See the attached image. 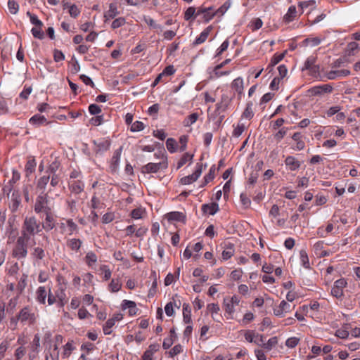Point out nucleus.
<instances>
[{"label": "nucleus", "instance_id": "nucleus-1", "mask_svg": "<svg viewBox=\"0 0 360 360\" xmlns=\"http://www.w3.org/2000/svg\"><path fill=\"white\" fill-rule=\"evenodd\" d=\"M43 230L41 222L35 216H26L24 219L20 235L32 240V245L36 244L34 237Z\"/></svg>", "mask_w": 360, "mask_h": 360}, {"label": "nucleus", "instance_id": "nucleus-2", "mask_svg": "<svg viewBox=\"0 0 360 360\" xmlns=\"http://www.w3.org/2000/svg\"><path fill=\"white\" fill-rule=\"evenodd\" d=\"M32 244V240L27 238L25 236L20 235L16 239L14 246L11 251V256L21 260L27 257L28 254V245Z\"/></svg>", "mask_w": 360, "mask_h": 360}, {"label": "nucleus", "instance_id": "nucleus-3", "mask_svg": "<svg viewBox=\"0 0 360 360\" xmlns=\"http://www.w3.org/2000/svg\"><path fill=\"white\" fill-rule=\"evenodd\" d=\"M16 319L22 324L32 326L36 323L37 315H36L31 307L25 306L20 310L16 316Z\"/></svg>", "mask_w": 360, "mask_h": 360}, {"label": "nucleus", "instance_id": "nucleus-4", "mask_svg": "<svg viewBox=\"0 0 360 360\" xmlns=\"http://www.w3.org/2000/svg\"><path fill=\"white\" fill-rule=\"evenodd\" d=\"M51 210H53V209L49 205L48 193H41L36 198L34 205V211L35 213L40 214L46 213Z\"/></svg>", "mask_w": 360, "mask_h": 360}, {"label": "nucleus", "instance_id": "nucleus-5", "mask_svg": "<svg viewBox=\"0 0 360 360\" xmlns=\"http://www.w3.org/2000/svg\"><path fill=\"white\" fill-rule=\"evenodd\" d=\"M347 283L345 278L337 280L331 289V294L337 298H341L343 296V289L346 287Z\"/></svg>", "mask_w": 360, "mask_h": 360}, {"label": "nucleus", "instance_id": "nucleus-6", "mask_svg": "<svg viewBox=\"0 0 360 360\" xmlns=\"http://www.w3.org/2000/svg\"><path fill=\"white\" fill-rule=\"evenodd\" d=\"M167 167V162H159V163H153L150 162L147 165H144L141 171L143 173H156L160 169H166Z\"/></svg>", "mask_w": 360, "mask_h": 360}, {"label": "nucleus", "instance_id": "nucleus-7", "mask_svg": "<svg viewBox=\"0 0 360 360\" xmlns=\"http://www.w3.org/2000/svg\"><path fill=\"white\" fill-rule=\"evenodd\" d=\"M245 339L251 343H255L257 345H262L261 342H264L263 335L256 333L255 330H248L245 333Z\"/></svg>", "mask_w": 360, "mask_h": 360}, {"label": "nucleus", "instance_id": "nucleus-8", "mask_svg": "<svg viewBox=\"0 0 360 360\" xmlns=\"http://www.w3.org/2000/svg\"><path fill=\"white\" fill-rule=\"evenodd\" d=\"M44 214H45V219L44 222L41 223L42 229L46 231H50L56 226V220L53 214V210L44 213Z\"/></svg>", "mask_w": 360, "mask_h": 360}, {"label": "nucleus", "instance_id": "nucleus-9", "mask_svg": "<svg viewBox=\"0 0 360 360\" xmlns=\"http://www.w3.org/2000/svg\"><path fill=\"white\" fill-rule=\"evenodd\" d=\"M291 311V306L285 300H282L279 305L274 307V314L276 316L283 317L286 313Z\"/></svg>", "mask_w": 360, "mask_h": 360}, {"label": "nucleus", "instance_id": "nucleus-10", "mask_svg": "<svg viewBox=\"0 0 360 360\" xmlns=\"http://www.w3.org/2000/svg\"><path fill=\"white\" fill-rule=\"evenodd\" d=\"M231 98L226 94H223L219 102L216 105V111L219 113L225 112L230 105Z\"/></svg>", "mask_w": 360, "mask_h": 360}, {"label": "nucleus", "instance_id": "nucleus-11", "mask_svg": "<svg viewBox=\"0 0 360 360\" xmlns=\"http://www.w3.org/2000/svg\"><path fill=\"white\" fill-rule=\"evenodd\" d=\"M93 143L95 146L94 151L96 154L103 153L110 148V142L108 140L94 141Z\"/></svg>", "mask_w": 360, "mask_h": 360}, {"label": "nucleus", "instance_id": "nucleus-12", "mask_svg": "<svg viewBox=\"0 0 360 360\" xmlns=\"http://www.w3.org/2000/svg\"><path fill=\"white\" fill-rule=\"evenodd\" d=\"M333 90L332 86L329 84H323L320 86H316L312 88H311L309 90V92L311 95L316 96L320 95L322 93H330Z\"/></svg>", "mask_w": 360, "mask_h": 360}, {"label": "nucleus", "instance_id": "nucleus-13", "mask_svg": "<svg viewBox=\"0 0 360 360\" xmlns=\"http://www.w3.org/2000/svg\"><path fill=\"white\" fill-rule=\"evenodd\" d=\"M350 73L349 70H330L326 73V77L328 79L333 80L339 77H347Z\"/></svg>", "mask_w": 360, "mask_h": 360}, {"label": "nucleus", "instance_id": "nucleus-14", "mask_svg": "<svg viewBox=\"0 0 360 360\" xmlns=\"http://www.w3.org/2000/svg\"><path fill=\"white\" fill-rule=\"evenodd\" d=\"M285 165L289 170L295 171L300 167L301 162L293 156H288L285 160Z\"/></svg>", "mask_w": 360, "mask_h": 360}, {"label": "nucleus", "instance_id": "nucleus-15", "mask_svg": "<svg viewBox=\"0 0 360 360\" xmlns=\"http://www.w3.org/2000/svg\"><path fill=\"white\" fill-rule=\"evenodd\" d=\"M213 30V27L212 25H210L208 26L207 27H206L201 33L199 35V37H198L195 40L193 41V46H198L199 44H201L202 43H204L210 33L211 32V31Z\"/></svg>", "mask_w": 360, "mask_h": 360}, {"label": "nucleus", "instance_id": "nucleus-16", "mask_svg": "<svg viewBox=\"0 0 360 360\" xmlns=\"http://www.w3.org/2000/svg\"><path fill=\"white\" fill-rule=\"evenodd\" d=\"M47 291L44 286H39L36 291V300L41 304H46Z\"/></svg>", "mask_w": 360, "mask_h": 360}, {"label": "nucleus", "instance_id": "nucleus-17", "mask_svg": "<svg viewBox=\"0 0 360 360\" xmlns=\"http://www.w3.org/2000/svg\"><path fill=\"white\" fill-rule=\"evenodd\" d=\"M21 203V198L18 193H13L11 199V202L9 204V207L12 212H15Z\"/></svg>", "mask_w": 360, "mask_h": 360}, {"label": "nucleus", "instance_id": "nucleus-18", "mask_svg": "<svg viewBox=\"0 0 360 360\" xmlns=\"http://www.w3.org/2000/svg\"><path fill=\"white\" fill-rule=\"evenodd\" d=\"M316 58L314 56H309L307 58L304 62V67L302 68V70H309L312 72H316L319 70V67L315 65Z\"/></svg>", "mask_w": 360, "mask_h": 360}, {"label": "nucleus", "instance_id": "nucleus-19", "mask_svg": "<svg viewBox=\"0 0 360 360\" xmlns=\"http://www.w3.org/2000/svg\"><path fill=\"white\" fill-rule=\"evenodd\" d=\"M202 210L205 214L214 215L219 210V205L216 202L204 204L202 205Z\"/></svg>", "mask_w": 360, "mask_h": 360}, {"label": "nucleus", "instance_id": "nucleus-20", "mask_svg": "<svg viewBox=\"0 0 360 360\" xmlns=\"http://www.w3.org/2000/svg\"><path fill=\"white\" fill-rule=\"evenodd\" d=\"M166 218L169 221H184L185 215L180 212H171L166 214Z\"/></svg>", "mask_w": 360, "mask_h": 360}, {"label": "nucleus", "instance_id": "nucleus-21", "mask_svg": "<svg viewBox=\"0 0 360 360\" xmlns=\"http://www.w3.org/2000/svg\"><path fill=\"white\" fill-rule=\"evenodd\" d=\"M117 14L118 11L116 4H110L108 11L104 14V22H106L110 19H113Z\"/></svg>", "mask_w": 360, "mask_h": 360}, {"label": "nucleus", "instance_id": "nucleus-22", "mask_svg": "<svg viewBox=\"0 0 360 360\" xmlns=\"http://www.w3.org/2000/svg\"><path fill=\"white\" fill-rule=\"evenodd\" d=\"M350 328V325L349 323H345L342 325L341 328L335 331V335L341 339H346L349 337V329Z\"/></svg>", "mask_w": 360, "mask_h": 360}, {"label": "nucleus", "instance_id": "nucleus-23", "mask_svg": "<svg viewBox=\"0 0 360 360\" xmlns=\"http://www.w3.org/2000/svg\"><path fill=\"white\" fill-rule=\"evenodd\" d=\"M84 184L81 181H73L70 183V189L72 193L75 194H79L82 193L84 190Z\"/></svg>", "mask_w": 360, "mask_h": 360}, {"label": "nucleus", "instance_id": "nucleus-24", "mask_svg": "<svg viewBox=\"0 0 360 360\" xmlns=\"http://www.w3.org/2000/svg\"><path fill=\"white\" fill-rule=\"evenodd\" d=\"M27 275L23 274L21 278H20L18 285L16 286V290H17V295L19 296L22 293L25 288H26L27 285Z\"/></svg>", "mask_w": 360, "mask_h": 360}, {"label": "nucleus", "instance_id": "nucleus-25", "mask_svg": "<svg viewBox=\"0 0 360 360\" xmlns=\"http://www.w3.org/2000/svg\"><path fill=\"white\" fill-rule=\"evenodd\" d=\"M183 319L186 324H191L192 322L191 309L189 304L186 303L183 304Z\"/></svg>", "mask_w": 360, "mask_h": 360}, {"label": "nucleus", "instance_id": "nucleus-26", "mask_svg": "<svg viewBox=\"0 0 360 360\" xmlns=\"http://www.w3.org/2000/svg\"><path fill=\"white\" fill-rule=\"evenodd\" d=\"M37 166V162L34 158H30L25 165V176H29L34 171Z\"/></svg>", "mask_w": 360, "mask_h": 360}, {"label": "nucleus", "instance_id": "nucleus-27", "mask_svg": "<svg viewBox=\"0 0 360 360\" xmlns=\"http://www.w3.org/2000/svg\"><path fill=\"white\" fill-rule=\"evenodd\" d=\"M122 148L120 147L119 149L116 150L112 155L111 159V169L112 170H115L119 165L120 160V156L122 153Z\"/></svg>", "mask_w": 360, "mask_h": 360}, {"label": "nucleus", "instance_id": "nucleus-28", "mask_svg": "<svg viewBox=\"0 0 360 360\" xmlns=\"http://www.w3.org/2000/svg\"><path fill=\"white\" fill-rule=\"evenodd\" d=\"M82 245V241L78 238L69 239L67 241V246L72 250L78 252Z\"/></svg>", "mask_w": 360, "mask_h": 360}, {"label": "nucleus", "instance_id": "nucleus-29", "mask_svg": "<svg viewBox=\"0 0 360 360\" xmlns=\"http://www.w3.org/2000/svg\"><path fill=\"white\" fill-rule=\"evenodd\" d=\"M296 8L295 6H291L289 7L287 13L283 17V20L286 23H289L292 22L296 17Z\"/></svg>", "mask_w": 360, "mask_h": 360}, {"label": "nucleus", "instance_id": "nucleus-30", "mask_svg": "<svg viewBox=\"0 0 360 360\" xmlns=\"http://www.w3.org/2000/svg\"><path fill=\"white\" fill-rule=\"evenodd\" d=\"M30 123L34 126H39L46 122V119L44 115L39 114L34 115L30 119Z\"/></svg>", "mask_w": 360, "mask_h": 360}, {"label": "nucleus", "instance_id": "nucleus-31", "mask_svg": "<svg viewBox=\"0 0 360 360\" xmlns=\"http://www.w3.org/2000/svg\"><path fill=\"white\" fill-rule=\"evenodd\" d=\"M50 174L44 175L43 176L40 177L37 181V188L41 190L43 193L48 183L50 181Z\"/></svg>", "mask_w": 360, "mask_h": 360}, {"label": "nucleus", "instance_id": "nucleus-32", "mask_svg": "<svg viewBox=\"0 0 360 360\" xmlns=\"http://www.w3.org/2000/svg\"><path fill=\"white\" fill-rule=\"evenodd\" d=\"M123 309H129V314L131 315H134L136 314L137 308L136 304L134 302L124 300L122 303Z\"/></svg>", "mask_w": 360, "mask_h": 360}, {"label": "nucleus", "instance_id": "nucleus-33", "mask_svg": "<svg viewBox=\"0 0 360 360\" xmlns=\"http://www.w3.org/2000/svg\"><path fill=\"white\" fill-rule=\"evenodd\" d=\"M31 255L35 259L41 260L45 257V252L41 248L36 247L32 250Z\"/></svg>", "mask_w": 360, "mask_h": 360}, {"label": "nucleus", "instance_id": "nucleus-34", "mask_svg": "<svg viewBox=\"0 0 360 360\" xmlns=\"http://www.w3.org/2000/svg\"><path fill=\"white\" fill-rule=\"evenodd\" d=\"M300 259L302 265L305 269L310 268V263L307 252L304 250H301L300 252Z\"/></svg>", "mask_w": 360, "mask_h": 360}, {"label": "nucleus", "instance_id": "nucleus-35", "mask_svg": "<svg viewBox=\"0 0 360 360\" xmlns=\"http://www.w3.org/2000/svg\"><path fill=\"white\" fill-rule=\"evenodd\" d=\"M84 260L89 266H91L93 264L96 263L97 256L94 252L89 251L86 253Z\"/></svg>", "mask_w": 360, "mask_h": 360}, {"label": "nucleus", "instance_id": "nucleus-36", "mask_svg": "<svg viewBox=\"0 0 360 360\" xmlns=\"http://www.w3.org/2000/svg\"><path fill=\"white\" fill-rule=\"evenodd\" d=\"M261 344H262V345H260L261 347H262L265 349L269 351L272 349V347H274V346H276L278 344V338H277V337L275 336V337H273V338H271L270 339H269L267 342L264 343L263 342H261Z\"/></svg>", "mask_w": 360, "mask_h": 360}, {"label": "nucleus", "instance_id": "nucleus-37", "mask_svg": "<svg viewBox=\"0 0 360 360\" xmlns=\"http://www.w3.org/2000/svg\"><path fill=\"white\" fill-rule=\"evenodd\" d=\"M224 305L226 313H227L229 316H231V318H232V315L235 311L236 305L230 302L228 300V298L224 299Z\"/></svg>", "mask_w": 360, "mask_h": 360}, {"label": "nucleus", "instance_id": "nucleus-38", "mask_svg": "<svg viewBox=\"0 0 360 360\" xmlns=\"http://www.w3.org/2000/svg\"><path fill=\"white\" fill-rule=\"evenodd\" d=\"M30 350L33 352H39L40 351V336L39 334H35L32 342L30 345Z\"/></svg>", "mask_w": 360, "mask_h": 360}, {"label": "nucleus", "instance_id": "nucleus-39", "mask_svg": "<svg viewBox=\"0 0 360 360\" xmlns=\"http://www.w3.org/2000/svg\"><path fill=\"white\" fill-rule=\"evenodd\" d=\"M215 15L216 13L214 12L212 6L207 7L206 13H204L202 18L205 22H208L214 18Z\"/></svg>", "mask_w": 360, "mask_h": 360}, {"label": "nucleus", "instance_id": "nucleus-40", "mask_svg": "<svg viewBox=\"0 0 360 360\" xmlns=\"http://www.w3.org/2000/svg\"><path fill=\"white\" fill-rule=\"evenodd\" d=\"M198 118V114L193 112L185 118L184 125L185 127H190L197 121Z\"/></svg>", "mask_w": 360, "mask_h": 360}, {"label": "nucleus", "instance_id": "nucleus-41", "mask_svg": "<svg viewBox=\"0 0 360 360\" xmlns=\"http://www.w3.org/2000/svg\"><path fill=\"white\" fill-rule=\"evenodd\" d=\"M193 158V155L189 154L188 153H186L184 154L182 158L177 162V169L183 167L188 161L192 162Z\"/></svg>", "mask_w": 360, "mask_h": 360}, {"label": "nucleus", "instance_id": "nucleus-42", "mask_svg": "<svg viewBox=\"0 0 360 360\" xmlns=\"http://www.w3.org/2000/svg\"><path fill=\"white\" fill-rule=\"evenodd\" d=\"M167 149L172 153H175L177 149V143L175 139L169 138L166 141Z\"/></svg>", "mask_w": 360, "mask_h": 360}, {"label": "nucleus", "instance_id": "nucleus-43", "mask_svg": "<svg viewBox=\"0 0 360 360\" xmlns=\"http://www.w3.org/2000/svg\"><path fill=\"white\" fill-rule=\"evenodd\" d=\"M232 87L239 94H240L243 89V80L240 77L235 79L232 82Z\"/></svg>", "mask_w": 360, "mask_h": 360}, {"label": "nucleus", "instance_id": "nucleus-44", "mask_svg": "<svg viewBox=\"0 0 360 360\" xmlns=\"http://www.w3.org/2000/svg\"><path fill=\"white\" fill-rule=\"evenodd\" d=\"M195 18V8L193 6L188 7L184 12V19L188 21L194 20Z\"/></svg>", "mask_w": 360, "mask_h": 360}, {"label": "nucleus", "instance_id": "nucleus-45", "mask_svg": "<svg viewBox=\"0 0 360 360\" xmlns=\"http://www.w3.org/2000/svg\"><path fill=\"white\" fill-rule=\"evenodd\" d=\"M73 343V340H70L65 345L63 354L64 356L68 357L71 354L72 352L75 349Z\"/></svg>", "mask_w": 360, "mask_h": 360}, {"label": "nucleus", "instance_id": "nucleus-46", "mask_svg": "<svg viewBox=\"0 0 360 360\" xmlns=\"http://www.w3.org/2000/svg\"><path fill=\"white\" fill-rule=\"evenodd\" d=\"M60 166V162L57 160H55L49 165L46 172L49 173V174H57L56 172L59 169Z\"/></svg>", "mask_w": 360, "mask_h": 360}, {"label": "nucleus", "instance_id": "nucleus-47", "mask_svg": "<svg viewBox=\"0 0 360 360\" xmlns=\"http://www.w3.org/2000/svg\"><path fill=\"white\" fill-rule=\"evenodd\" d=\"M122 284L118 279H112L109 284V289L112 292H118L121 288Z\"/></svg>", "mask_w": 360, "mask_h": 360}, {"label": "nucleus", "instance_id": "nucleus-48", "mask_svg": "<svg viewBox=\"0 0 360 360\" xmlns=\"http://www.w3.org/2000/svg\"><path fill=\"white\" fill-rule=\"evenodd\" d=\"M8 8L11 14H16L19 9V5L15 0H8Z\"/></svg>", "mask_w": 360, "mask_h": 360}, {"label": "nucleus", "instance_id": "nucleus-49", "mask_svg": "<svg viewBox=\"0 0 360 360\" xmlns=\"http://www.w3.org/2000/svg\"><path fill=\"white\" fill-rule=\"evenodd\" d=\"M216 170L217 169L214 165L210 167L209 173L204 177L205 184H207V183L213 180V179L215 176Z\"/></svg>", "mask_w": 360, "mask_h": 360}, {"label": "nucleus", "instance_id": "nucleus-50", "mask_svg": "<svg viewBox=\"0 0 360 360\" xmlns=\"http://www.w3.org/2000/svg\"><path fill=\"white\" fill-rule=\"evenodd\" d=\"M42 27H34L32 29L31 32L34 38L42 39L44 37V34L41 30Z\"/></svg>", "mask_w": 360, "mask_h": 360}, {"label": "nucleus", "instance_id": "nucleus-51", "mask_svg": "<svg viewBox=\"0 0 360 360\" xmlns=\"http://www.w3.org/2000/svg\"><path fill=\"white\" fill-rule=\"evenodd\" d=\"M285 53L286 51L282 53H275L271 60L270 65L271 66H274L276 64H278L280 61H281L283 59Z\"/></svg>", "mask_w": 360, "mask_h": 360}, {"label": "nucleus", "instance_id": "nucleus-52", "mask_svg": "<svg viewBox=\"0 0 360 360\" xmlns=\"http://www.w3.org/2000/svg\"><path fill=\"white\" fill-rule=\"evenodd\" d=\"M359 48V44L355 42L352 41L347 44L346 52L347 53L348 56H354V51L356 50Z\"/></svg>", "mask_w": 360, "mask_h": 360}, {"label": "nucleus", "instance_id": "nucleus-53", "mask_svg": "<svg viewBox=\"0 0 360 360\" xmlns=\"http://www.w3.org/2000/svg\"><path fill=\"white\" fill-rule=\"evenodd\" d=\"M113 320L108 319L103 327V333L105 335H110L112 333V328L115 326Z\"/></svg>", "mask_w": 360, "mask_h": 360}, {"label": "nucleus", "instance_id": "nucleus-54", "mask_svg": "<svg viewBox=\"0 0 360 360\" xmlns=\"http://www.w3.org/2000/svg\"><path fill=\"white\" fill-rule=\"evenodd\" d=\"M207 311L211 313L212 317L214 320H215V317L214 314H217L220 310L219 307L217 304L212 303L209 304L207 307Z\"/></svg>", "mask_w": 360, "mask_h": 360}, {"label": "nucleus", "instance_id": "nucleus-55", "mask_svg": "<svg viewBox=\"0 0 360 360\" xmlns=\"http://www.w3.org/2000/svg\"><path fill=\"white\" fill-rule=\"evenodd\" d=\"M126 23V20L123 17H120L115 19L111 25V27L115 30L123 26Z\"/></svg>", "mask_w": 360, "mask_h": 360}, {"label": "nucleus", "instance_id": "nucleus-56", "mask_svg": "<svg viewBox=\"0 0 360 360\" xmlns=\"http://www.w3.org/2000/svg\"><path fill=\"white\" fill-rule=\"evenodd\" d=\"M288 128H281L278 131L274 134V137L277 142H280L286 135Z\"/></svg>", "mask_w": 360, "mask_h": 360}, {"label": "nucleus", "instance_id": "nucleus-57", "mask_svg": "<svg viewBox=\"0 0 360 360\" xmlns=\"http://www.w3.org/2000/svg\"><path fill=\"white\" fill-rule=\"evenodd\" d=\"M252 106V103H248L247 105V107H246V108L245 109V110H244V112L243 113V117H245L246 119H248V120H250L253 117L254 112H253Z\"/></svg>", "mask_w": 360, "mask_h": 360}, {"label": "nucleus", "instance_id": "nucleus-58", "mask_svg": "<svg viewBox=\"0 0 360 360\" xmlns=\"http://www.w3.org/2000/svg\"><path fill=\"white\" fill-rule=\"evenodd\" d=\"M300 342V339L296 337H291L285 341V345L289 348L295 347Z\"/></svg>", "mask_w": 360, "mask_h": 360}, {"label": "nucleus", "instance_id": "nucleus-59", "mask_svg": "<svg viewBox=\"0 0 360 360\" xmlns=\"http://www.w3.org/2000/svg\"><path fill=\"white\" fill-rule=\"evenodd\" d=\"M234 253V250L233 248V246L231 245L229 248H226L223 252H222V257L224 260L230 259Z\"/></svg>", "mask_w": 360, "mask_h": 360}, {"label": "nucleus", "instance_id": "nucleus-60", "mask_svg": "<svg viewBox=\"0 0 360 360\" xmlns=\"http://www.w3.org/2000/svg\"><path fill=\"white\" fill-rule=\"evenodd\" d=\"M245 127L243 124H238L233 131V136L235 137H239L243 132L245 131Z\"/></svg>", "mask_w": 360, "mask_h": 360}, {"label": "nucleus", "instance_id": "nucleus-61", "mask_svg": "<svg viewBox=\"0 0 360 360\" xmlns=\"http://www.w3.org/2000/svg\"><path fill=\"white\" fill-rule=\"evenodd\" d=\"M315 4L316 2L314 0H309L306 1H300L298 6L301 8L302 12H304V10L309 6L314 7Z\"/></svg>", "mask_w": 360, "mask_h": 360}, {"label": "nucleus", "instance_id": "nucleus-62", "mask_svg": "<svg viewBox=\"0 0 360 360\" xmlns=\"http://www.w3.org/2000/svg\"><path fill=\"white\" fill-rule=\"evenodd\" d=\"M183 351L182 346L181 345H175L169 352V354L170 357H174L179 354L181 353Z\"/></svg>", "mask_w": 360, "mask_h": 360}, {"label": "nucleus", "instance_id": "nucleus-63", "mask_svg": "<svg viewBox=\"0 0 360 360\" xmlns=\"http://www.w3.org/2000/svg\"><path fill=\"white\" fill-rule=\"evenodd\" d=\"M196 181V179L193 174L182 177L180 180V183L183 185L191 184Z\"/></svg>", "mask_w": 360, "mask_h": 360}, {"label": "nucleus", "instance_id": "nucleus-64", "mask_svg": "<svg viewBox=\"0 0 360 360\" xmlns=\"http://www.w3.org/2000/svg\"><path fill=\"white\" fill-rule=\"evenodd\" d=\"M144 129V124L141 121L134 122L131 127L132 131H140Z\"/></svg>", "mask_w": 360, "mask_h": 360}]
</instances>
